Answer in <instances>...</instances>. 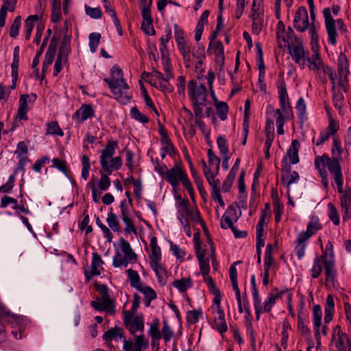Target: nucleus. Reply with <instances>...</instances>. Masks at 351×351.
<instances>
[{
	"label": "nucleus",
	"instance_id": "f8f14e48",
	"mask_svg": "<svg viewBox=\"0 0 351 351\" xmlns=\"http://www.w3.org/2000/svg\"><path fill=\"white\" fill-rule=\"evenodd\" d=\"M323 15L328 36V42L331 45H335L337 43L336 37L337 34L336 32L335 21L332 16L330 9L329 8L324 9Z\"/></svg>",
	"mask_w": 351,
	"mask_h": 351
},
{
	"label": "nucleus",
	"instance_id": "c756f323",
	"mask_svg": "<svg viewBox=\"0 0 351 351\" xmlns=\"http://www.w3.org/2000/svg\"><path fill=\"white\" fill-rule=\"evenodd\" d=\"M123 337L124 332L123 328L120 327H114L109 329L104 334L103 339L108 345H110V342L112 341H121Z\"/></svg>",
	"mask_w": 351,
	"mask_h": 351
},
{
	"label": "nucleus",
	"instance_id": "4c0bfd02",
	"mask_svg": "<svg viewBox=\"0 0 351 351\" xmlns=\"http://www.w3.org/2000/svg\"><path fill=\"white\" fill-rule=\"evenodd\" d=\"M324 260H328L326 255H322L320 257L316 256L313 261V265L311 269V276L313 278H317L322 273V263H324Z\"/></svg>",
	"mask_w": 351,
	"mask_h": 351
},
{
	"label": "nucleus",
	"instance_id": "c85d7f7f",
	"mask_svg": "<svg viewBox=\"0 0 351 351\" xmlns=\"http://www.w3.org/2000/svg\"><path fill=\"white\" fill-rule=\"evenodd\" d=\"M213 328L217 329L220 333L225 332L228 330V326L223 311H213Z\"/></svg>",
	"mask_w": 351,
	"mask_h": 351
},
{
	"label": "nucleus",
	"instance_id": "a211bd4d",
	"mask_svg": "<svg viewBox=\"0 0 351 351\" xmlns=\"http://www.w3.org/2000/svg\"><path fill=\"white\" fill-rule=\"evenodd\" d=\"M250 18L252 21V32L255 34H259L263 25V8H252L250 14Z\"/></svg>",
	"mask_w": 351,
	"mask_h": 351
},
{
	"label": "nucleus",
	"instance_id": "a878e982",
	"mask_svg": "<svg viewBox=\"0 0 351 351\" xmlns=\"http://www.w3.org/2000/svg\"><path fill=\"white\" fill-rule=\"evenodd\" d=\"M91 306L99 311H106L110 314L114 313L115 307L112 300L97 299L95 301L91 302Z\"/></svg>",
	"mask_w": 351,
	"mask_h": 351
},
{
	"label": "nucleus",
	"instance_id": "13d9d810",
	"mask_svg": "<svg viewBox=\"0 0 351 351\" xmlns=\"http://www.w3.org/2000/svg\"><path fill=\"white\" fill-rule=\"evenodd\" d=\"M342 148L341 147V143L337 137L333 138L332 147L331 149L332 158L340 159L342 154Z\"/></svg>",
	"mask_w": 351,
	"mask_h": 351
},
{
	"label": "nucleus",
	"instance_id": "774afa93",
	"mask_svg": "<svg viewBox=\"0 0 351 351\" xmlns=\"http://www.w3.org/2000/svg\"><path fill=\"white\" fill-rule=\"evenodd\" d=\"M155 171L165 180L169 169L162 162H156L154 165Z\"/></svg>",
	"mask_w": 351,
	"mask_h": 351
},
{
	"label": "nucleus",
	"instance_id": "412c9836",
	"mask_svg": "<svg viewBox=\"0 0 351 351\" xmlns=\"http://www.w3.org/2000/svg\"><path fill=\"white\" fill-rule=\"evenodd\" d=\"M104 261L100 255L97 253H93L92 261L90 265V271H85V276L88 280L91 277L99 276L103 270Z\"/></svg>",
	"mask_w": 351,
	"mask_h": 351
},
{
	"label": "nucleus",
	"instance_id": "39448f33",
	"mask_svg": "<svg viewBox=\"0 0 351 351\" xmlns=\"http://www.w3.org/2000/svg\"><path fill=\"white\" fill-rule=\"evenodd\" d=\"M315 167L319 171H326V168L327 167L329 172L334 177L335 182L338 188V192L343 193V180L339 165V159L330 158L326 154L322 156H317L315 159Z\"/></svg>",
	"mask_w": 351,
	"mask_h": 351
},
{
	"label": "nucleus",
	"instance_id": "338daca9",
	"mask_svg": "<svg viewBox=\"0 0 351 351\" xmlns=\"http://www.w3.org/2000/svg\"><path fill=\"white\" fill-rule=\"evenodd\" d=\"M209 50H211L215 56L224 54V48L221 41H216L210 47L208 46V51Z\"/></svg>",
	"mask_w": 351,
	"mask_h": 351
},
{
	"label": "nucleus",
	"instance_id": "a19ab883",
	"mask_svg": "<svg viewBox=\"0 0 351 351\" xmlns=\"http://www.w3.org/2000/svg\"><path fill=\"white\" fill-rule=\"evenodd\" d=\"M161 143L162 145L160 154L162 159H164L167 154L172 156L174 153V148L170 139L167 136H164L161 138Z\"/></svg>",
	"mask_w": 351,
	"mask_h": 351
},
{
	"label": "nucleus",
	"instance_id": "49530a36",
	"mask_svg": "<svg viewBox=\"0 0 351 351\" xmlns=\"http://www.w3.org/2000/svg\"><path fill=\"white\" fill-rule=\"evenodd\" d=\"M125 272L128 275L131 287H132L136 289L138 287L141 286L142 284H143L141 282L140 276L137 271H136L132 269H128L126 270Z\"/></svg>",
	"mask_w": 351,
	"mask_h": 351
},
{
	"label": "nucleus",
	"instance_id": "393cba45",
	"mask_svg": "<svg viewBox=\"0 0 351 351\" xmlns=\"http://www.w3.org/2000/svg\"><path fill=\"white\" fill-rule=\"evenodd\" d=\"M69 47L66 45L62 46L58 54L54 65L53 75L56 76L62 71L63 66L68 60Z\"/></svg>",
	"mask_w": 351,
	"mask_h": 351
},
{
	"label": "nucleus",
	"instance_id": "f03ea898",
	"mask_svg": "<svg viewBox=\"0 0 351 351\" xmlns=\"http://www.w3.org/2000/svg\"><path fill=\"white\" fill-rule=\"evenodd\" d=\"M111 78H106L115 99L121 104H127L130 101L129 85L123 78V71L118 65H114L110 70Z\"/></svg>",
	"mask_w": 351,
	"mask_h": 351
},
{
	"label": "nucleus",
	"instance_id": "6e6552de",
	"mask_svg": "<svg viewBox=\"0 0 351 351\" xmlns=\"http://www.w3.org/2000/svg\"><path fill=\"white\" fill-rule=\"evenodd\" d=\"M117 143L114 141H109L101 151L100 163L102 169L108 175L112 171L119 170L122 166V160L119 156L113 158Z\"/></svg>",
	"mask_w": 351,
	"mask_h": 351
},
{
	"label": "nucleus",
	"instance_id": "4468645a",
	"mask_svg": "<svg viewBox=\"0 0 351 351\" xmlns=\"http://www.w3.org/2000/svg\"><path fill=\"white\" fill-rule=\"evenodd\" d=\"M337 65H338V71L339 75L340 76V82H336L335 80L333 77L332 74L330 75V78L332 83L335 85L336 83L339 85H343V82L347 80V75L349 73L348 70V62L346 55L343 53H341L337 59Z\"/></svg>",
	"mask_w": 351,
	"mask_h": 351
},
{
	"label": "nucleus",
	"instance_id": "9d476101",
	"mask_svg": "<svg viewBox=\"0 0 351 351\" xmlns=\"http://www.w3.org/2000/svg\"><path fill=\"white\" fill-rule=\"evenodd\" d=\"M279 95L280 105L281 110L287 118H292L293 117L292 108L290 106L289 101V96L287 92L286 85L283 82H278L277 85Z\"/></svg>",
	"mask_w": 351,
	"mask_h": 351
},
{
	"label": "nucleus",
	"instance_id": "c9c22d12",
	"mask_svg": "<svg viewBox=\"0 0 351 351\" xmlns=\"http://www.w3.org/2000/svg\"><path fill=\"white\" fill-rule=\"evenodd\" d=\"M138 291L142 293L145 298V305L149 306L152 300L156 298V293L154 290L150 287L142 284L141 286L136 289Z\"/></svg>",
	"mask_w": 351,
	"mask_h": 351
},
{
	"label": "nucleus",
	"instance_id": "3c124183",
	"mask_svg": "<svg viewBox=\"0 0 351 351\" xmlns=\"http://www.w3.org/2000/svg\"><path fill=\"white\" fill-rule=\"evenodd\" d=\"M101 38L99 33L94 32L90 34L88 36L90 50L92 53L97 51Z\"/></svg>",
	"mask_w": 351,
	"mask_h": 351
},
{
	"label": "nucleus",
	"instance_id": "0e129e2a",
	"mask_svg": "<svg viewBox=\"0 0 351 351\" xmlns=\"http://www.w3.org/2000/svg\"><path fill=\"white\" fill-rule=\"evenodd\" d=\"M189 201L186 199H182L178 208V217L189 218V208L188 206Z\"/></svg>",
	"mask_w": 351,
	"mask_h": 351
},
{
	"label": "nucleus",
	"instance_id": "de8ad7c7",
	"mask_svg": "<svg viewBox=\"0 0 351 351\" xmlns=\"http://www.w3.org/2000/svg\"><path fill=\"white\" fill-rule=\"evenodd\" d=\"M134 350L142 351L143 349H146L149 347L148 339H146L143 334L137 335L134 334Z\"/></svg>",
	"mask_w": 351,
	"mask_h": 351
},
{
	"label": "nucleus",
	"instance_id": "8fccbe9b",
	"mask_svg": "<svg viewBox=\"0 0 351 351\" xmlns=\"http://www.w3.org/2000/svg\"><path fill=\"white\" fill-rule=\"evenodd\" d=\"M47 134H56L60 136H62L64 135V132L59 127L57 122L51 121L47 125Z\"/></svg>",
	"mask_w": 351,
	"mask_h": 351
},
{
	"label": "nucleus",
	"instance_id": "6e6d98bb",
	"mask_svg": "<svg viewBox=\"0 0 351 351\" xmlns=\"http://www.w3.org/2000/svg\"><path fill=\"white\" fill-rule=\"evenodd\" d=\"M21 16H17L14 19L12 24L10 27V36L12 38H15L19 35V29L21 27Z\"/></svg>",
	"mask_w": 351,
	"mask_h": 351
},
{
	"label": "nucleus",
	"instance_id": "052dcab7",
	"mask_svg": "<svg viewBox=\"0 0 351 351\" xmlns=\"http://www.w3.org/2000/svg\"><path fill=\"white\" fill-rule=\"evenodd\" d=\"M217 144L218 149H219L220 154L222 156H227L228 155L229 149L227 143L226 139L220 136L217 138Z\"/></svg>",
	"mask_w": 351,
	"mask_h": 351
},
{
	"label": "nucleus",
	"instance_id": "680f3d73",
	"mask_svg": "<svg viewBox=\"0 0 351 351\" xmlns=\"http://www.w3.org/2000/svg\"><path fill=\"white\" fill-rule=\"evenodd\" d=\"M85 12L86 14L90 17L99 19L101 18L102 12L99 8H91L88 5H85Z\"/></svg>",
	"mask_w": 351,
	"mask_h": 351
},
{
	"label": "nucleus",
	"instance_id": "2eb2a0df",
	"mask_svg": "<svg viewBox=\"0 0 351 351\" xmlns=\"http://www.w3.org/2000/svg\"><path fill=\"white\" fill-rule=\"evenodd\" d=\"M217 175V174L216 173L214 174L211 173L208 175H206L205 177L212 188L211 197L213 199L217 201L221 207H223L225 204L220 194V181L219 180L215 178Z\"/></svg>",
	"mask_w": 351,
	"mask_h": 351
},
{
	"label": "nucleus",
	"instance_id": "20e7f679",
	"mask_svg": "<svg viewBox=\"0 0 351 351\" xmlns=\"http://www.w3.org/2000/svg\"><path fill=\"white\" fill-rule=\"evenodd\" d=\"M189 97L191 99L194 114L196 117H202L203 107L206 105L208 91L204 84H197L193 80L188 83Z\"/></svg>",
	"mask_w": 351,
	"mask_h": 351
},
{
	"label": "nucleus",
	"instance_id": "b1692460",
	"mask_svg": "<svg viewBox=\"0 0 351 351\" xmlns=\"http://www.w3.org/2000/svg\"><path fill=\"white\" fill-rule=\"evenodd\" d=\"M99 173L101 175V178L99 181H96L92 178L88 182V184L90 186V188L95 186L97 191L102 193L103 191H107L109 189L111 185V181L108 176V174H106L101 171H99Z\"/></svg>",
	"mask_w": 351,
	"mask_h": 351
},
{
	"label": "nucleus",
	"instance_id": "a18cd8bd",
	"mask_svg": "<svg viewBox=\"0 0 351 351\" xmlns=\"http://www.w3.org/2000/svg\"><path fill=\"white\" fill-rule=\"evenodd\" d=\"M215 106L217 115L221 121H225L228 117V106L225 101H215Z\"/></svg>",
	"mask_w": 351,
	"mask_h": 351
},
{
	"label": "nucleus",
	"instance_id": "37998d69",
	"mask_svg": "<svg viewBox=\"0 0 351 351\" xmlns=\"http://www.w3.org/2000/svg\"><path fill=\"white\" fill-rule=\"evenodd\" d=\"M106 222L109 228L114 232H120L121 226L119 221V219L115 213L110 210L108 213L106 218Z\"/></svg>",
	"mask_w": 351,
	"mask_h": 351
},
{
	"label": "nucleus",
	"instance_id": "2f4dec72",
	"mask_svg": "<svg viewBox=\"0 0 351 351\" xmlns=\"http://www.w3.org/2000/svg\"><path fill=\"white\" fill-rule=\"evenodd\" d=\"M300 176L298 172L291 171L290 167H285L282 169V180L284 184L289 189L291 184L298 182Z\"/></svg>",
	"mask_w": 351,
	"mask_h": 351
},
{
	"label": "nucleus",
	"instance_id": "6ab92c4d",
	"mask_svg": "<svg viewBox=\"0 0 351 351\" xmlns=\"http://www.w3.org/2000/svg\"><path fill=\"white\" fill-rule=\"evenodd\" d=\"M195 248L202 274L204 276H207L210 271L209 258L206 255V251L201 249L199 241H196Z\"/></svg>",
	"mask_w": 351,
	"mask_h": 351
},
{
	"label": "nucleus",
	"instance_id": "f257e3e1",
	"mask_svg": "<svg viewBox=\"0 0 351 351\" xmlns=\"http://www.w3.org/2000/svg\"><path fill=\"white\" fill-rule=\"evenodd\" d=\"M313 54L309 56L308 50L304 47L303 43L299 40L289 48V53L293 60L299 65L300 69L306 67V62H308V67L311 70L316 71L320 69L322 62L318 53L317 49L313 47Z\"/></svg>",
	"mask_w": 351,
	"mask_h": 351
},
{
	"label": "nucleus",
	"instance_id": "f704fd0d",
	"mask_svg": "<svg viewBox=\"0 0 351 351\" xmlns=\"http://www.w3.org/2000/svg\"><path fill=\"white\" fill-rule=\"evenodd\" d=\"M322 312L319 305H315L313 308V322L314 326V330L315 337L317 341H319V328L321 326Z\"/></svg>",
	"mask_w": 351,
	"mask_h": 351
},
{
	"label": "nucleus",
	"instance_id": "473e14b6",
	"mask_svg": "<svg viewBox=\"0 0 351 351\" xmlns=\"http://www.w3.org/2000/svg\"><path fill=\"white\" fill-rule=\"evenodd\" d=\"M300 143L298 140H293L291 146L287 152L285 160L289 159L290 163L295 165L299 162L298 152L300 149Z\"/></svg>",
	"mask_w": 351,
	"mask_h": 351
},
{
	"label": "nucleus",
	"instance_id": "0eeeda50",
	"mask_svg": "<svg viewBox=\"0 0 351 351\" xmlns=\"http://www.w3.org/2000/svg\"><path fill=\"white\" fill-rule=\"evenodd\" d=\"M165 180L171 184L173 190L176 193L178 191L180 184L181 183L187 190L191 197H193L194 192L191 183L187 176L186 171L180 165L176 164L173 167L169 169Z\"/></svg>",
	"mask_w": 351,
	"mask_h": 351
},
{
	"label": "nucleus",
	"instance_id": "e433bc0d",
	"mask_svg": "<svg viewBox=\"0 0 351 351\" xmlns=\"http://www.w3.org/2000/svg\"><path fill=\"white\" fill-rule=\"evenodd\" d=\"M39 19V16L36 14L29 16L25 21L24 32L25 39L29 40L31 37L32 30L35 26V23Z\"/></svg>",
	"mask_w": 351,
	"mask_h": 351
},
{
	"label": "nucleus",
	"instance_id": "09e8293b",
	"mask_svg": "<svg viewBox=\"0 0 351 351\" xmlns=\"http://www.w3.org/2000/svg\"><path fill=\"white\" fill-rule=\"evenodd\" d=\"M278 294L270 293L265 298L263 304H262V308L264 310V312H269L273 306L275 304L276 300L278 298Z\"/></svg>",
	"mask_w": 351,
	"mask_h": 351
},
{
	"label": "nucleus",
	"instance_id": "cd10ccee",
	"mask_svg": "<svg viewBox=\"0 0 351 351\" xmlns=\"http://www.w3.org/2000/svg\"><path fill=\"white\" fill-rule=\"evenodd\" d=\"M150 252L149 258L150 263H160L162 259V254L160 247L158 245V240L156 237H152L150 239Z\"/></svg>",
	"mask_w": 351,
	"mask_h": 351
},
{
	"label": "nucleus",
	"instance_id": "7ed1b4c3",
	"mask_svg": "<svg viewBox=\"0 0 351 351\" xmlns=\"http://www.w3.org/2000/svg\"><path fill=\"white\" fill-rule=\"evenodd\" d=\"M174 34L178 49L182 57L184 64L186 68H189L192 63L191 55V46L189 41L184 35V32L176 24L174 25ZM203 52V49H198L196 51L192 53V56L198 59L200 64L204 58Z\"/></svg>",
	"mask_w": 351,
	"mask_h": 351
},
{
	"label": "nucleus",
	"instance_id": "dca6fc26",
	"mask_svg": "<svg viewBox=\"0 0 351 351\" xmlns=\"http://www.w3.org/2000/svg\"><path fill=\"white\" fill-rule=\"evenodd\" d=\"M340 197L341 211L343 221L351 218V189H346Z\"/></svg>",
	"mask_w": 351,
	"mask_h": 351
},
{
	"label": "nucleus",
	"instance_id": "ddd939ff",
	"mask_svg": "<svg viewBox=\"0 0 351 351\" xmlns=\"http://www.w3.org/2000/svg\"><path fill=\"white\" fill-rule=\"evenodd\" d=\"M293 25L300 32H304L309 27L308 15L307 10L304 7L301 6L296 11L293 19Z\"/></svg>",
	"mask_w": 351,
	"mask_h": 351
},
{
	"label": "nucleus",
	"instance_id": "603ef678",
	"mask_svg": "<svg viewBox=\"0 0 351 351\" xmlns=\"http://www.w3.org/2000/svg\"><path fill=\"white\" fill-rule=\"evenodd\" d=\"M130 115L132 118L140 123H146L149 121V118L141 112L136 107H132L130 109Z\"/></svg>",
	"mask_w": 351,
	"mask_h": 351
},
{
	"label": "nucleus",
	"instance_id": "5fc2aeb1",
	"mask_svg": "<svg viewBox=\"0 0 351 351\" xmlns=\"http://www.w3.org/2000/svg\"><path fill=\"white\" fill-rule=\"evenodd\" d=\"M321 228L319 219L317 217H311L309 223L307 225L306 231L309 234H315Z\"/></svg>",
	"mask_w": 351,
	"mask_h": 351
},
{
	"label": "nucleus",
	"instance_id": "69168bd1",
	"mask_svg": "<svg viewBox=\"0 0 351 351\" xmlns=\"http://www.w3.org/2000/svg\"><path fill=\"white\" fill-rule=\"evenodd\" d=\"M251 101L247 99L245 102L243 126L245 132H247L249 127V119L250 116Z\"/></svg>",
	"mask_w": 351,
	"mask_h": 351
},
{
	"label": "nucleus",
	"instance_id": "9b49d317",
	"mask_svg": "<svg viewBox=\"0 0 351 351\" xmlns=\"http://www.w3.org/2000/svg\"><path fill=\"white\" fill-rule=\"evenodd\" d=\"M124 322L126 324L130 333L133 335L137 331L141 332L144 330V319L142 315H132L125 313Z\"/></svg>",
	"mask_w": 351,
	"mask_h": 351
},
{
	"label": "nucleus",
	"instance_id": "e2e57ef3",
	"mask_svg": "<svg viewBox=\"0 0 351 351\" xmlns=\"http://www.w3.org/2000/svg\"><path fill=\"white\" fill-rule=\"evenodd\" d=\"M82 177L86 180L89 176V170H90V162L89 158L86 155H83L82 156Z\"/></svg>",
	"mask_w": 351,
	"mask_h": 351
},
{
	"label": "nucleus",
	"instance_id": "ea45409f",
	"mask_svg": "<svg viewBox=\"0 0 351 351\" xmlns=\"http://www.w3.org/2000/svg\"><path fill=\"white\" fill-rule=\"evenodd\" d=\"M62 19L61 3L60 0H53L51 7V21L53 23Z\"/></svg>",
	"mask_w": 351,
	"mask_h": 351
},
{
	"label": "nucleus",
	"instance_id": "1a4fd4ad",
	"mask_svg": "<svg viewBox=\"0 0 351 351\" xmlns=\"http://www.w3.org/2000/svg\"><path fill=\"white\" fill-rule=\"evenodd\" d=\"M276 37L279 47L281 48H289L300 40L296 38L293 29L290 27L286 28L282 21L278 23Z\"/></svg>",
	"mask_w": 351,
	"mask_h": 351
},
{
	"label": "nucleus",
	"instance_id": "58836bf2",
	"mask_svg": "<svg viewBox=\"0 0 351 351\" xmlns=\"http://www.w3.org/2000/svg\"><path fill=\"white\" fill-rule=\"evenodd\" d=\"M27 95H22L19 99V106L18 108V117L21 120H27V112L28 110Z\"/></svg>",
	"mask_w": 351,
	"mask_h": 351
},
{
	"label": "nucleus",
	"instance_id": "4be33fe9",
	"mask_svg": "<svg viewBox=\"0 0 351 351\" xmlns=\"http://www.w3.org/2000/svg\"><path fill=\"white\" fill-rule=\"evenodd\" d=\"M238 218L237 209L229 206L221 217V227L223 229L232 228L234 226L233 221H237Z\"/></svg>",
	"mask_w": 351,
	"mask_h": 351
},
{
	"label": "nucleus",
	"instance_id": "4d7b16f0",
	"mask_svg": "<svg viewBox=\"0 0 351 351\" xmlns=\"http://www.w3.org/2000/svg\"><path fill=\"white\" fill-rule=\"evenodd\" d=\"M208 158L209 165L215 166L216 174H218L220 168V158L210 149L208 150Z\"/></svg>",
	"mask_w": 351,
	"mask_h": 351
},
{
	"label": "nucleus",
	"instance_id": "423d86ee",
	"mask_svg": "<svg viewBox=\"0 0 351 351\" xmlns=\"http://www.w3.org/2000/svg\"><path fill=\"white\" fill-rule=\"evenodd\" d=\"M137 261V255L132 248L129 242L123 238L119 241L118 248L112 259L114 267L126 268L129 264H133Z\"/></svg>",
	"mask_w": 351,
	"mask_h": 351
},
{
	"label": "nucleus",
	"instance_id": "72a5a7b5",
	"mask_svg": "<svg viewBox=\"0 0 351 351\" xmlns=\"http://www.w3.org/2000/svg\"><path fill=\"white\" fill-rule=\"evenodd\" d=\"M149 326L148 334L152 338V342L154 344L161 339V332L160 331V320L158 318H154L151 322L147 323Z\"/></svg>",
	"mask_w": 351,
	"mask_h": 351
},
{
	"label": "nucleus",
	"instance_id": "7c9ffc66",
	"mask_svg": "<svg viewBox=\"0 0 351 351\" xmlns=\"http://www.w3.org/2000/svg\"><path fill=\"white\" fill-rule=\"evenodd\" d=\"M335 332L332 340L337 351H345V343L347 342L350 347L351 346L350 341L346 334L341 333L339 328L335 329Z\"/></svg>",
	"mask_w": 351,
	"mask_h": 351
},
{
	"label": "nucleus",
	"instance_id": "bb28decb",
	"mask_svg": "<svg viewBox=\"0 0 351 351\" xmlns=\"http://www.w3.org/2000/svg\"><path fill=\"white\" fill-rule=\"evenodd\" d=\"M326 281L327 283H331L335 285L336 276V269L335 268V261L332 257L324 260Z\"/></svg>",
	"mask_w": 351,
	"mask_h": 351
},
{
	"label": "nucleus",
	"instance_id": "864d4df0",
	"mask_svg": "<svg viewBox=\"0 0 351 351\" xmlns=\"http://www.w3.org/2000/svg\"><path fill=\"white\" fill-rule=\"evenodd\" d=\"M328 217L333 222L335 225H339L340 223L339 216L337 208L335 205L330 202L328 204Z\"/></svg>",
	"mask_w": 351,
	"mask_h": 351
},
{
	"label": "nucleus",
	"instance_id": "aec40b11",
	"mask_svg": "<svg viewBox=\"0 0 351 351\" xmlns=\"http://www.w3.org/2000/svg\"><path fill=\"white\" fill-rule=\"evenodd\" d=\"M94 110L90 105L83 104L80 108L73 114L72 119L77 123H82L88 119L94 116Z\"/></svg>",
	"mask_w": 351,
	"mask_h": 351
},
{
	"label": "nucleus",
	"instance_id": "bf43d9fd",
	"mask_svg": "<svg viewBox=\"0 0 351 351\" xmlns=\"http://www.w3.org/2000/svg\"><path fill=\"white\" fill-rule=\"evenodd\" d=\"M160 332L161 337L162 336L165 342L169 341L173 337V330L171 326L168 324L167 322L165 320L163 321V327Z\"/></svg>",
	"mask_w": 351,
	"mask_h": 351
},
{
	"label": "nucleus",
	"instance_id": "79ce46f5",
	"mask_svg": "<svg viewBox=\"0 0 351 351\" xmlns=\"http://www.w3.org/2000/svg\"><path fill=\"white\" fill-rule=\"evenodd\" d=\"M172 285L180 293H184L192 287L193 282L190 278H186L174 280Z\"/></svg>",
	"mask_w": 351,
	"mask_h": 351
},
{
	"label": "nucleus",
	"instance_id": "c03bdc74",
	"mask_svg": "<svg viewBox=\"0 0 351 351\" xmlns=\"http://www.w3.org/2000/svg\"><path fill=\"white\" fill-rule=\"evenodd\" d=\"M150 267L157 276L158 282L161 284H165L166 281L167 271L163 268L160 263H150Z\"/></svg>",
	"mask_w": 351,
	"mask_h": 351
},
{
	"label": "nucleus",
	"instance_id": "f3484780",
	"mask_svg": "<svg viewBox=\"0 0 351 351\" xmlns=\"http://www.w3.org/2000/svg\"><path fill=\"white\" fill-rule=\"evenodd\" d=\"M120 209H121V217L125 226V232H127L128 234L134 233L136 234V229L134 225L133 224L132 219H130V209L128 208V206L125 200H123L121 202Z\"/></svg>",
	"mask_w": 351,
	"mask_h": 351
},
{
	"label": "nucleus",
	"instance_id": "5701e85b",
	"mask_svg": "<svg viewBox=\"0 0 351 351\" xmlns=\"http://www.w3.org/2000/svg\"><path fill=\"white\" fill-rule=\"evenodd\" d=\"M237 263L232 264L230 267L229 274L230 278L232 282V288L235 291L236 299L238 304V310L240 313H242V305H241V293L239 289L238 283H237V271L235 267Z\"/></svg>",
	"mask_w": 351,
	"mask_h": 351
}]
</instances>
